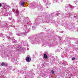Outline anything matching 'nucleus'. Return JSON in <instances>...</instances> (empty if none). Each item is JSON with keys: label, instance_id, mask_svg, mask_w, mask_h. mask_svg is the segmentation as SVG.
I'll use <instances>...</instances> for the list:
<instances>
[{"label": "nucleus", "instance_id": "obj_1", "mask_svg": "<svg viewBox=\"0 0 78 78\" xmlns=\"http://www.w3.org/2000/svg\"><path fill=\"white\" fill-rule=\"evenodd\" d=\"M26 61L27 62H30L31 61V58H30L28 57H27L26 58Z\"/></svg>", "mask_w": 78, "mask_h": 78}, {"label": "nucleus", "instance_id": "obj_2", "mask_svg": "<svg viewBox=\"0 0 78 78\" xmlns=\"http://www.w3.org/2000/svg\"><path fill=\"white\" fill-rule=\"evenodd\" d=\"M44 58H45V59H47V58L48 57H47V54H44Z\"/></svg>", "mask_w": 78, "mask_h": 78}, {"label": "nucleus", "instance_id": "obj_3", "mask_svg": "<svg viewBox=\"0 0 78 78\" xmlns=\"http://www.w3.org/2000/svg\"><path fill=\"white\" fill-rule=\"evenodd\" d=\"M1 66H7V64H5V63L4 62H2Z\"/></svg>", "mask_w": 78, "mask_h": 78}, {"label": "nucleus", "instance_id": "obj_4", "mask_svg": "<svg viewBox=\"0 0 78 78\" xmlns=\"http://www.w3.org/2000/svg\"><path fill=\"white\" fill-rule=\"evenodd\" d=\"M75 58L73 57L72 58V61H74V60H75Z\"/></svg>", "mask_w": 78, "mask_h": 78}, {"label": "nucleus", "instance_id": "obj_5", "mask_svg": "<svg viewBox=\"0 0 78 78\" xmlns=\"http://www.w3.org/2000/svg\"><path fill=\"white\" fill-rule=\"evenodd\" d=\"M24 3H25L24 2H23L21 4V5H23V6H24Z\"/></svg>", "mask_w": 78, "mask_h": 78}, {"label": "nucleus", "instance_id": "obj_6", "mask_svg": "<svg viewBox=\"0 0 78 78\" xmlns=\"http://www.w3.org/2000/svg\"><path fill=\"white\" fill-rule=\"evenodd\" d=\"M51 73H52L53 74V73H54V71H53V70H52L51 72Z\"/></svg>", "mask_w": 78, "mask_h": 78}, {"label": "nucleus", "instance_id": "obj_7", "mask_svg": "<svg viewBox=\"0 0 78 78\" xmlns=\"http://www.w3.org/2000/svg\"><path fill=\"white\" fill-rule=\"evenodd\" d=\"M2 5L1 3H0V8L1 7H2Z\"/></svg>", "mask_w": 78, "mask_h": 78}, {"label": "nucleus", "instance_id": "obj_8", "mask_svg": "<svg viewBox=\"0 0 78 78\" xmlns=\"http://www.w3.org/2000/svg\"><path fill=\"white\" fill-rule=\"evenodd\" d=\"M1 36H3V35L2 34H1Z\"/></svg>", "mask_w": 78, "mask_h": 78}]
</instances>
